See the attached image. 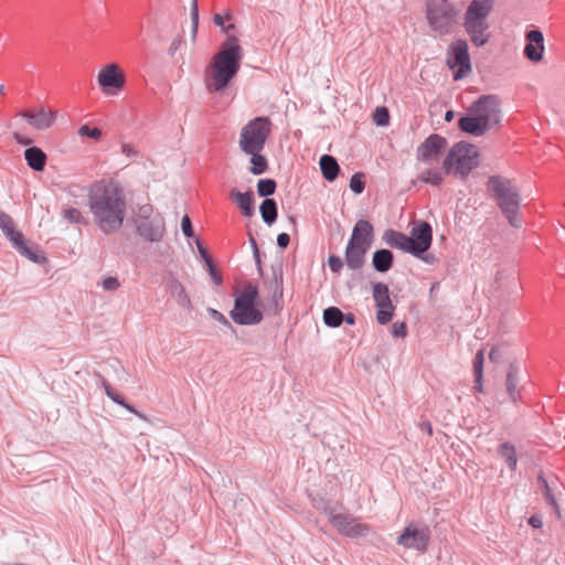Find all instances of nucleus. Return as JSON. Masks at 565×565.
Returning <instances> with one entry per match:
<instances>
[{"label": "nucleus", "instance_id": "obj_28", "mask_svg": "<svg viewBox=\"0 0 565 565\" xmlns=\"http://www.w3.org/2000/svg\"><path fill=\"white\" fill-rule=\"evenodd\" d=\"M319 164H320L322 175L326 180H328L329 182H332L337 179L339 171H340V167H339L337 160L332 156L323 154L320 158Z\"/></svg>", "mask_w": 565, "mask_h": 565}, {"label": "nucleus", "instance_id": "obj_30", "mask_svg": "<svg viewBox=\"0 0 565 565\" xmlns=\"http://www.w3.org/2000/svg\"><path fill=\"white\" fill-rule=\"evenodd\" d=\"M169 289H170L171 296L175 299L178 305H180L181 307L186 308V309L192 308L191 299L188 296L185 288L179 280L173 279L170 282Z\"/></svg>", "mask_w": 565, "mask_h": 565}, {"label": "nucleus", "instance_id": "obj_62", "mask_svg": "<svg viewBox=\"0 0 565 565\" xmlns=\"http://www.w3.org/2000/svg\"><path fill=\"white\" fill-rule=\"evenodd\" d=\"M489 359L493 362H497L500 359L499 349L492 348L489 353Z\"/></svg>", "mask_w": 565, "mask_h": 565}, {"label": "nucleus", "instance_id": "obj_44", "mask_svg": "<svg viewBox=\"0 0 565 565\" xmlns=\"http://www.w3.org/2000/svg\"><path fill=\"white\" fill-rule=\"evenodd\" d=\"M191 22H192V35L195 38L199 26V7L198 0H192L191 4Z\"/></svg>", "mask_w": 565, "mask_h": 565}, {"label": "nucleus", "instance_id": "obj_38", "mask_svg": "<svg viewBox=\"0 0 565 565\" xmlns=\"http://www.w3.org/2000/svg\"><path fill=\"white\" fill-rule=\"evenodd\" d=\"M63 217L73 224H87L86 217L83 213L75 207H67L63 210Z\"/></svg>", "mask_w": 565, "mask_h": 565}, {"label": "nucleus", "instance_id": "obj_27", "mask_svg": "<svg viewBox=\"0 0 565 565\" xmlns=\"http://www.w3.org/2000/svg\"><path fill=\"white\" fill-rule=\"evenodd\" d=\"M519 382V367L515 364L511 363L507 373L505 388L507 393L509 394L510 398L513 402H516L520 395V391L518 388Z\"/></svg>", "mask_w": 565, "mask_h": 565}, {"label": "nucleus", "instance_id": "obj_22", "mask_svg": "<svg viewBox=\"0 0 565 565\" xmlns=\"http://www.w3.org/2000/svg\"><path fill=\"white\" fill-rule=\"evenodd\" d=\"M383 241L391 247L401 249L415 256L413 250L412 241L408 239V235L397 232L395 230H386L383 234Z\"/></svg>", "mask_w": 565, "mask_h": 565}, {"label": "nucleus", "instance_id": "obj_39", "mask_svg": "<svg viewBox=\"0 0 565 565\" xmlns=\"http://www.w3.org/2000/svg\"><path fill=\"white\" fill-rule=\"evenodd\" d=\"M483 361L484 352L483 350H479L473 360V374L476 383H479L480 380H482Z\"/></svg>", "mask_w": 565, "mask_h": 565}, {"label": "nucleus", "instance_id": "obj_63", "mask_svg": "<svg viewBox=\"0 0 565 565\" xmlns=\"http://www.w3.org/2000/svg\"><path fill=\"white\" fill-rule=\"evenodd\" d=\"M343 322L348 324H354L355 323V317L353 313H347L344 315Z\"/></svg>", "mask_w": 565, "mask_h": 565}, {"label": "nucleus", "instance_id": "obj_19", "mask_svg": "<svg viewBox=\"0 0 565 565\" xmlns=\"http://www.w3.org/2000/svg\"><path fill=\"white\" fill-rule=\"evenodd\" d=\"M374 239V227L366 220H359L353 226L349 244L369 250Z\"/></svg>", "mask_w": 565, "mask_h": 565}, {"label": "nucleus", "instance_id": "obj_29", "mask_svg": "<svg viewBox=\"0 0 565 565\" xmlns=\"http://www.w3.org/2000/svg\"><path fill=\"white\" fill-rule=\"evenodd\" d=\"M264 149H256L253 151H243L245 154L250 156L252 167L249 168L250 173L259 175L266 172L268 169V162L265 156L262 154Z\"/></svg>", "mask_w": 565, "mask_h": 565}, {"label": "nucleus", "instance_id": "obj_20", "mask_svg": "<svg viewBox=\"0 0 565 565\" xmlns=\"http://www.w3.org/2000/svg\"><path fill=\"white\" fill-rule=\"evenodd\" d=\"M525 39L527 41L524 47L525 57L534 63L541 62L545 50L543 33L534 29L526 32Z\"/></svg>", "mask_w": 565, "mask_h": 565}, {"label": "nucleus", "instance_id": "obj_34", "mask_svg": "<svg viewBox=\"0 0 565 565\" xmlns=\"http://www.w3.org/2000/svg\"><path fill=\"white\" fill-rule=\"evenodd\" d=\"M556 483V479L547 480L544 475H540L537 477V487L540 490H542L545 500L547 503H550L552 507L556 508V500L554 497V486Z\"/></svg>", "mask_w": 565, "mask_h": 565}, {"label": "nucleus", "instance_id": "obj_35", "mask_svg": "<svg viewBox=\"0 0 565 565\" xmlns=\"http://www.w3.org/2000/svg\"><path fill=\"white\" fill-rule=\"evenodd\" d=\"M344 313L337 307H329L323 311V321L328 327L338 328L342 324Z\"/></svg>", "mask_w": 565, "mask_h": 565}, {"label": "nucleus", "instance_id": "obj_51", "mask_svg": "<svg viewBox=\"0 0 565 565\" xmlns=\"http://www.w3.org/2000/svg\"><path fill=\"white\" fill-rule=\"evenodd\" d=\"M120 287V282L116 277H107L103 280V288L108 291H115Z\"/></svg>", "mask_w": 565, "mask_h": 565}, {"label": "nucleus", "instance_id": "obj_11", "mask_svg": "<svg viewBox=\"0 0 565 565\" xmlns=\"http://www.w3.org/2000/svg\"><path fill=\"white\" fill-rule=\"evenodd\" d=\"M0 228L21 255L36 264H42L45 260V257L39 253L38 248L28 246L24 235L15 230L13 218L4 212H0Z\"/></svg>", "mask_w": 565, "mask_h": 565}, {"label": "nucleus", "instance_id": "obj_47", "mask_svg": "<svg viewBox=\"0 0 565 565\" xmlns=\"http://www.w3.org/2000/svg\"><path fill=\"white\" fill-rule=\"evenodd\" d=\"M181 228H182V233L184 234L185 237H189V238L194 237V231H193L192 222H191V218L189 217V215H184L182 217Z\"/></svg>", "mask_w": 565, "mask_h": 565}, {"label": "nucleus", "instance_id": "obj_64", "mask_svg": "<svg viewBox=\"0 0 565 565\" xmlns=\"http://www.w3.org/2000/svg\"><path fill=\"white\" fill-rule=\"evenodd\" d=\"M15 139H17V141H18L19 143H21V145H25V146H26V145H30V143H31V139L22 138V137H20V136H18V135H15Z\"/></svg>", "mask_w": 565, "mask_h": 565}, {"label": "nucleus", "instance_id": "obj_1", "mask_svg": "<svg viewBox=\"0 0 565 565\" xmlns=\"http://www.w3.org/2000/svg\"><path fill=\"white\" fill-rule=\"evenodd\" d=\"M88 205L95 225L104 234H111L122 226L127 201L119 182L110 180L93 184L88 192Z\"/></svg>", "mask_w": 565, "mask_h": 565}, {"label": "nucleus", "instance_id": "obj_37", "mask_svg": "<svg viewBox=\"0 0 565 565\" xmlns=\"http://www.w3.org/2000/svg\"><path fill=\"white\" fill-rule=\"evenodd\" d=\"M276 181L273 179H260L257 183V192L259 196L269 199L268 196L276 191Z\"/></svg>", "mask_w": 565, "mask_h": 565}, {"label": "nucleus", "instance_id": "obj_13", "mask_svg": "<svg viewBox=\"0 0 565 565\" xmlns=\"http://www.w3.org/2000/svg\"><path fill=\"white\" fill-rule=\"evenodd\" d=\"M330 522L337 527L338 532L351 539H360L369 535L371 527L366 523L360 522L358 518L348 513H334L333 510H326Z\"/></svg>", "mask_w": 565, "mask_h": 565}, {"label": "nucleus", "instance_id": "obj_8", "mask_svg": "<svg viewBox=\"0 0 565 565\" xmlns=\"http://www.w3.org/2000/svg\"><path fill=\"white\" fill-rule=\"evenodd\" d=\"M257 300V287L248 284L244 287L242 292L236 296L234 308L230 312L231 318L241 326L258 324L264 316L263 312L256 308L258 303Z\"/></svg>", "mask_w": 565, "mask_h": 565}, {"label": "nucleus", "instance_id": "obj_33", "mask_svg": "<svg viewBox=\"0 0 565 565\" xmlns=\"http://www.w3.org/2000/svg\"><path fill=\"white\" fill-rule=\"evenodd\" d=\"M259 211L263 221L267 225H271L277 220L278 210L277 203L274 199H265L259 206Z\"/></svg>", "mask_w": 565, "mask_h": 565}, {"label": "nucleus", "instance_id": "obj_3", "mask_svg": "<svg viewBox=\"0 0 565 565\" xmlns=\"http://www.w3.org/2000/svg\"><path fill=\"white\" fill-rule=\"evenodd\" d=\"M500 99L497 95H482L467 110V115L459 119V128L475 137L483 136L497 127L501 121Z\"/></svg>", "mask_w": 565, "mask_h": 565}, {"label": "nucleus", "instance_id": "obj_17", "mask_svg": "<svg viewBox=\"0 0 565 565\" xmlns=\"http://www.w3.org/2000/svg\"><path fill=\"white\" fill-rule=\"evenodd\" d=\"M19 115L24 118L30 126L38 130H46L51 128L57 117L56 111L47 109L44 106H40L35 110H23Z\"/></svg>", "mask_w": 565, "mask_h": 565}, {"label": "nucleus", "instance_id": "obj_2", "mask_svg": "<svg viewBox=\"0 0 565 565\" xmlns=\"http://www.w3.org/2000/svg\"><path fill=\"white\" fill-rule=\"evenodd\" d=\"M243 51L235 35H230L212 57L205 75L206 89L210 93L224 90L236 76L241 67Z\"/></svg>", "mask_w": 565, "mask_h": 565}, {"label": "nucleus", "instance_id": "obj_42", "mask_svg": "<svg viewBox=\"0 0 565 565\" xmlns=\"http://www.w3.org/2000/svg\"><path fill=\"white\" fill-rule=\"evenodd\" d=\"M393 313H394V306H391L390 308L388 307L379 308V311L376 313V320L380 324H386L392 320Z\"/></svg>", "mask_w": 565, "mask_h": 565}, {"label": "nucleus", "instance_id": "obj_53", "mask_svg": "<svg viewBox=\"0 0 565 565\" xmlns=\"http://www.w3.org/2000/svg\"><path fill=\"white\" fill-rule=\"evenodd\" d=\"M195 244L198 246V250L200 253V256L202 257V259L205 262V264L207 263V260H212L211 256L209 255L207 250L205 249V247L203 246V244L196 238L195 239Z\"/></svg>", "mask_w": 565, "mask_h": 565}, {"label": "nucleus", "instance_id": "obj_7", "mask_svg": "<svg viewBox=\"0 0 565 565\" xmlns=\"http://www.w3.org/2000/svg\"><path fill=\"white\" fill-rule=\"evenodd\" d=\"M478 166L477 147L471 143L458 142L447 153L443 162V172L444 174L452 173L463 179Z\"/></svg>", "mask_w": 565, "mask_h": 565}, {"label": "nucleus", "instance_id": "obj_60", "mask_svg": "<svg viewBox=\"0 0 565 565\" xmlns=\"http://www.w3.org/2000/svg\"><path fill=\"white\" fill-rule=\"evenodd\" d=\"M97 376L99 379L100 386L104 388L105 394H107L113 388L110 383L105 377H103L100 374H97Z\"/></svg>", "mask_w": 565, "mask_h": 565}, {"label": "nucleus", "instance_id": "obj_61", "mask_svg": "<svg viewBox=\"0 0 565 565\" xmlns=\"http://www.w3.org/2000/svg\"><path fill=\"white\" fill-rule=\"evenodd\" d=\"M423 431H426L429 436L433 434V428L429 422H422L419 425Z\"/></svg>", "mask_w": 565, "mask_h": 565}, {"label": "nucleus", "instance_id": "obj_58", "mask_svg": "<svg viewBox=\"0 0 565 565\" xmlns=\"http://www.w3.org/2000/svg\"><path fill=\"white\" fill-rule=\"evenodd\" d=\"M152 212V207L150 205H143L139 210V220H143L145 217H151L150 214Z\"/></svg>", "mask_w": 565, "mask_h": 565}, {"label": "nucleus", "instance_id": "obj_56", "mask_svg": "<svg viewBox=\"0 0 565 565\" xmlns=\"http://www.w3.org/2000/svg\"><path fill=\"white\" fill-rule=\"evenodd\" d=\"M249 243H250V247L253 248L255 260L259 265L260 264L259 249H258L256 239L252 235L249 236Z\"/></svg>", "mask_w": 565, "mask_h": 565}, {"label": "nucleus", "instance_id": "obj_24", "mask_svg": "<svg viewBox=\"0 0 565 565\" xmlns=\"http://www.w3.org/2000/svg\"><path fill=\"white\" fill-rule=\"evenodd\" d=\"M369 250L349 244L345 247V264L352 270H359L365 263V255Z\"/></svg>", "mask_w": 565, "mask_h": 565}, {"label": "nucleus", "instance_id": "obj_50", "mask_svg": "<svg viewBox=\"0 0 565 565\" xmlns=\"http://www.w3.org/2000/svg\"><path fill=\"white\" fill-rule=\"evenodd\" d=\"M392 334L395 338H405L407 334V328L404 322H394L392 324Z\"/></svg>", "mask_w": 565, "mask_h": 565}, {"label": "nucleus", "instance_id": "obj_43", "mask_svg": "<svg viewBox=\"0 0 565 565\" xmlns=\"http://www.w3.org/2000/svg\"><path fill=\"white\" fill-rule=\"evenodd\" d=\"M232 18L231 13H226L225 17H223L222 14L220 13H215L214 17H213V22L217 25V26H221L223 32L225 33H228L231 30H234L235 29V25L233 23H230L227 25H225V19L226 20H230Z\"/></svg>", "mask_w": 565, "mask_h": 565}, {"label": "nucleus", "instance_id": "obj_5", "mask_svg": "<svg viewBox=\"0 0 565 565\" xmlns=\"http://www.w3.org/2000/svg\"><path fill=\"white\" fill-rule=\"evenodd\" d=\"M447 147L446 138L440 135L433 134L422 142L416 150V159L418 162L429 167L419 170L418 180L431 185H439L444 180L443 169L431 167L438 164L443 151Z\"/></svg>", "mask_w": 565, "mask_h": 565}, {"label": "nucleus", "instance_id": "obj_31", "mask_svg": "<svg viewBox=\"0 0 565 565\" xmlns=\"http://www.w3.org/2000/svg\"><path fill=\"white\" fill-rule=\"evenodd\" d=\"M373 299L375 301L376 307L384 308L393 306L390 290L386 284L376 282L373 285Z\"/></svg>", "mask_w": 565, "mask_h": 565}, {"label": "nucleus", "instance_id": "obj_16", "mask_svg": "<svg viewBox=\"0 0 565 565\" xmlns=\"http://www.w3.org/2000/svg\"><path fill=\"white\" fill-rule=\"evenodd\" d=\"M164 231V220L160 215L145 217L137 222V233L148 242L161 241Z\"/></svg>", "mask_w": 565, "mask_h": 565}, {"label": "nucleus", "instance_id": "obj_46", "mask_svg": "<svg viewBox=\"0 0 565 565\" xmlns=\"http://www.w3.org/2000/svg\"><path fill=\"white\" fill-rule=\"evenodd\" d=\"M207 311L213 320L220 322L221 324H223L230 329H233L231 322L227 320V318L222 312H220L213 308H209Z\"/></svg>", "mask_w": 565, "mask_h": 565}, {"label": "nucleus", "instance_id": "obj_18", "mask_svg": "<svg viewBox=\"0 0 565 565\" xmlns=\"http://www.w3.org/2000/svg\"><path fill=\"white\" fill-rule=\"evenodd\" d=\"M97 81L103 92L109 93L110 88L121 89L125 86V74L117 64L110 63L100 70Z\"/></svg>", "mask_w": 565, "mask_h": 565}, {"label": "nucleus", "instance_id": "obj_15", "mask_svg": "<svg viewBox=\"0 0 565 565\" xmlns=\"http://www.w3.org/2000/svg\"><path fill=\"white\" fill-rule=\"evenodd\" d=\"M408 239L412 241L415 257H422L431 246L433 228L430 224L425 221L415 223Z\"/></svg>", "mask_w": 565, "mask_h": 565}, {"label": "nucleus", "instance_id": "obj_55", "mask_svg": "<svg viewBox=\"0 0 565 565\" xmlns=\"http://www.w3.org/2000/svg\"><path fill=\"white\" fill-rule=\"evenodd\" d=\"M120 406L125 407L127 411H129L130 413L135 414L137 417L146 420V416L140 413L138 409H136L132 405L126 403V401H124V404H120Z\"/></svg>", "mask_w": 565, "mask_h": 565}, {"label": "nucleus", "instance_id": "obj_6", "mask_svg": "<svg viewBox=\"0 0 565 565\" xmlns=\"http://www.w3.org/2000/svg\"><path fill=\"white\" fill-rule=\"evenodd\" d=\"M492 8L493 0H472L465 12L463 26L476 46H483L489 42L488 17Z\"/></svg>", "mask_w": 565, "mask_h": 565}, {"label": "nucleus", "instance_id": "obj_52", "mask_svg": "<svg viewBox=\"0 0 565 565\" xmlns=\"http://www.w3.org/2000/svg\"><path fill=\"white\" fill-rule=\"evenodd\" d=\"M290 243V236L287 233H280L277 236V245L280 248H286Z\"/></svg>", "mask_w": 565, "mask_h": 565}, {"label": "nucleus", "instance_id": "obj_36", "mask_svg": "<svg viewBox=\"0 0 565 565\" xmlns=\"http://www.w3.org/2000/svg\"><path fill=\"white\" fill-rule=\"evenodd\" d=\"M282 274L280 273L279 276L275 275V289L273 292V302L276 311H280L282 308Z\"/></svg>", "mask_w": 565, "mask_h": 565}, {"label": "nucleus", "instance_id": "obj_14", "mask_svg": "<svg viewBox=\"0 0 565 565\" xmlns=\"http://www.w3.org/2000/svg\"><path fill=\"white\" fill-rule=\"evenodd\" d=\"M429 540L430 531L428 527H417L414 524H409L397 537V544L405 548L425 552L427 550Z\"/></svg>", "mask_w": 565, "mask_h": 565}, {"label": "nucleus", "instance_id": "obj_23", "mask_svg": "<svg viewBox=\"0 0 565 565\" xmlns=\"http://www.w3.org/2000/svg\"><path fill=\"white\" fill-rule=\"evenodd\" d=\"M231 199L236 203V205L242 211L243 215L250 217L254 212V193L252 190L247 192H239L236 189L231 190Z\"/></svg>", "mask_w": 565, "mask_h": 565}, {"label": "nucleus", "instance_id": "obj_40", "mask_svg": "<svg viewBox=\"0 0 565 565\" xmlns=\"http://www.w3.org/2000/svg\"><path fill=\"white\" fill-rule=\"evenodd\" d=\"M363 173L358 172L353 174L350 180V189L356 194L362 193L365 189V182L363 181Z\"/></svg>", "mask_w": 565, "mask_h": 565}, {"label": "nucleus", "instance_id": "obj_21", "mask_svg": "<svg viewBox=\"0 0 565 565\" xmlns=\"http://www.w3.org/2000/svg\"><path fill=\"white\" fill-rule=\"evenodd\" d=\"M493 285L498 291L518 295L520 282L516 271L512 269H499L495 273Z\"/></svg>", "mask_w": 565, "mask_h": 565}, {"label": "nucleus", "instance_id": "obj_25", "mask_svg": "<svg viewBox=\"0 0 565 565\" xmlns=\"http://www.w3.org/2000/svg\"><path fill=\"white\" fill-rule=\"evenodd\" d=\"M28 166L34 171H43L46 164V154L39 147H29L24 151Z\"/></svg>", "mask_w": 565, "mask_h": 565}, {"label": "nucleus", "instance_id": "obj_26", "mask_svg": "<svg viewBox=\"0 0 565 565\" xmlns=\"http://www.w3.org/2000/svg\"><path fill=\"white\" fill-rule=\"evenodd\" d=\"M393 262L394 255L390 249L386 248L376 250L372 257V265L375 270L380 273L388 271L393 266Z\"/></svg>", "mask_w": 565, "mask_h": 565}, {"label": "nucleus", "instance_id": "obj_48", "mask_svg": "<svg viewBox=\"0 0 565 565\" xmlns=\"http://www.w3.org/2000/svg\"><path fill=\"white\" fill-rule=\"evenodd\" d=\"M328 265L331 271L339 274L343 267V262L339 256L331 255L328 258Z\"/></svg>", "mask_w": 565, "mask_h": 565}, {"label": "nucleus", "instance_id": "obj_9", "mask_svg": "<svg viewBox=\"0 0 565 565\" xmlns=\"http://www.w3.org/2000/svg\"><path fill=\"white\" fill-rule=\"evenodd\" d=\"M271 128L273 122L268 117L259 116L250 119L239 132L238 146L241 151L265 149Z\"/></svg>", "mask_w": 565, "mask_h": 565}, {"label": "nucleus", "instance_id": "obj_45", "mask_svg": "<svg viewBox=\"0 0 565 565\" xmlns=\"http://www.w3.org/2000/svg\"><path fill=\"white\" fill-rule=\"evenodd\" d=\"M78 135L82 137H89L92 139H99L102 136V131L98 128H90L88 125H83L78 129Z\"/></svg>", "mask_w": 565, "mask_h": 565}, {"label": "nucleus", "instance_id": "obj_4", "mask_svg": "<svg viewBox=\"0 0 565 565\" xmlns=\"http://www.w3.org/2000/svg\"><path fill=\"white\" fill-rule=\"evenodd\" d=\"M486 188L489 196L497 202L509 224L514 227H520L522 222L518 213L521 204V195L512 180L499 174L491 175L487 181Z\"/></svg>", "mask_w": 565, "mask_h": 565}, {"label": "nucleus", "instance_id": "obj_41", "mask_svg": "<svg viewBox=\"0 0 565 565\" xmlns=\"http://www.w3.org/2000/svg\"><path fill=\"white\" fill-rule=\"evenodd\" d=\"M373 120L377 126H386L390 120L388 110L385 107H377L374 111Z\"/></svg>", "mask_w": 565, "mask_h": 565}, {"label": "nucleus", "instance_id": "obj_54", "mask_svg": "<svg viewBox=\"0 0 565 565\" xmlns=\"http://www.w3.org/2000/svg\"><path fill=\"white\" fill-rule=\"evenodd\" d=\"M113 402H115L116 404L120 405V404H124V398L120 394H118L114 388H111L107 394H106Z\"/></svg>", "mask_w": 565, "mask_h": 565}, {"label": "nucleus", "instance_id": "obj_49", "mask_svg": "<svg viewBox=\"0 0 565 565\" xmlns=\"http://www.w3.org/2000/svg\"><path fill=\"white\" fill-rule=\"evenodd\" d=\"M209 270V274L211 275V278L213 279V282L216 286H220L223 281L221 274L216 270L215 265L213 260H207L205 264Z\"/></svg>", "mask_w": 565, "mask_h": 565}, {"label": "nucleus", "instance_id": "obj_12", "mask_svg": "<svg viewBox=\"0 0 565 565\" xmlns=\"http://www.w3.org/2000/svg\"><path fill=\"white\" fill-rule=\"evenodd\" d=\"M447 65L455 71V79H460L471 72L469 46L466 40H454L447 50Z\"/></svg>", "mask_w": 565, "mask_h": 565}, {"label": "nucleus", "instance_id": "obj_32", "mask_svg": "<svg viewBox=\"0 0 565 565\" xmlns=\"http://www.w3.org/2000/svg\"><path fill=\"white\" fill-rule=\"evenodd\" d=\"M498 455L505 461V465L511 471H515L518 466V458L515 448L512 444L505 441L498 447Z\"/></svg>", "mask_w": 565, "mask_h": 565}, {"label": "nucleus", "instance_id": "obj_57", "mask_svg": "<svg viewBox=\"0 0 565 565\" xmlns=\"http://www.w3.org/2000/svg\"><path fill=\"white\" fill-rule=\"evenodd\" d=\"M529 524L533 526L534 529H540L543 525L542 518L539 515H532L529 519Z\"/></svg>", "mask_w": 565, "mask_h": 565}, {"label": "nucleus", "instance_id": "obj_10", "mask_svg": "<svg viewBox=\"0 0 565 565\" xmlns=\"http://www.w3.org/2000/svg\"><path fill=\"white\" fill-rule=\"evenodd\" d=\"M458 12L448 0H427L426 19L433 31L448 34L457 21Z\"/></svg>", "mask_w": 565, "mask_h": 565}, {"label": "nucleus", "instance_id": "obj_59", "mask_svg": "<svg viewBox=\"0 0 565 565\" xmlns=\"http://www.w3.org/2000/svg\"><path fill=\"white\" fill-rule=\"evenodd\" d=\"M121 151L128 157H134L137 154V151L134 149V147L128 143H124L121 146Z\"/></svg>", "mask_w": 565, "mask_h": 565}]
</instances>
